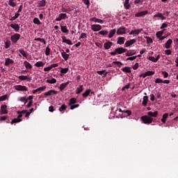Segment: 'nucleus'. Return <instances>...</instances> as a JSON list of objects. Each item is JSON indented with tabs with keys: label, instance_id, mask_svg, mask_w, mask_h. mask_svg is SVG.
I'll use <instances>...</instances> for the list:
<instances>
[{
	"label": "nucleus",
	"instance_id": "obj_1",
	"mask_svg": "<svg viewBox=\"0 0 178 178\" xmlns=\"http://www.w3.org/2000/svg\"><path fill=\"white\" fill-rule=\"evenodd\" d=\"M141 120L143 123H145V124H149L152 123V120H154V118L148 115H143L141 117Z\"/></svg>",
	"mask_w": 178,
	"mask_h": 178
},
{
	"label": "nucleus",
	"instance_id": "obj_2",
	"mask_svg": "<svg viewBox=\"0 0 178 178\" xmlns=\"http://www.w3.org/2000/svg\"><path fill=\"white\" fill-rule=\"evenodd\" d=\"M127 51V49L123 47H118L112 52V55H122V54H124V52H126Z\"/></svg>",
	"mask_w": 178,
	"mask_h": 178
},
{
	"label": "nucleus",
	"instance_id": "obj_3",
	"mask_svg": "<svg viewBox=\"0 0 178 178\" xmlns=\"http://www.w3.org/2000/svg\"><path fill=\"white\" fill-rule=\"evenodd\" d=\"M20 37L21 35L19 33H15L14 35H11L10 40L13 44H16V42L20 40Z\"/></svg>",
	"mask_w": 178,
	"mask_h": 178
},
{
	"label": "nucleus",
	"instance_id": "obj_4",
	"mask_svg": "<svg viewBox=\"0 0 178 178\" xmlns=\"http://www.w3.org/2000/svg\"><path fill=\"white\" fill-rule=\"evenodd\" d=\"M90 29L92 31H99V30L102 29V26L99 24H92L91 25Z\"/></svg>",
	"mask_w": 178,
	"mask_h": 178
},
{
	"label": "nucleus",
	"instance_id": "obj_5",
	"mask_svg": "<svg viewBox=\"0 0 178 178\" xmlns=\"http://www.w3.org/2000/svg\"><path fill=\"white\" fill-rule=\"evenodd\" d=\"M10 26L15 30V33L20 31V26L18 24H11Z\"/></svg>",
	"mask_w": 178,
	"mask_h": 178
},
{
	"label": "nucleus",
	"instance_id": "obj_6",
	"mask_svg": "<svg viewBox=\"0 0 178 178\" xmlns=\"http://www.w3.org/2000/svg\"><path fill=\"white\" fill-rule=\"evenodd\" d=\"M1 115H6V113H8V106H6V104L1 105Z\"/></svg>",
	"mask_w": 178,
	"mask_h": 178
},
{
	"label": "nucleus",
	"instance_id": "obj_7",
	"mask_svg": "<svg viewBox=\"0 0 178 178\" xmlns=\"http://www.w3.org/2000/svg\"><path fill=\"white\" fill-rule=\"evenodd\" d=\"M56 94H58V91L54 90H50L48 92L44 93V95H46V97H49L51 95H56Z\"/></svg>",
	"mask_w": 178,
	"mask_h": 178
},
{
	"label": "nucleus",
	"instance_id": "obj_8",
	"mask_svg": "<svg viewBox=\"0 0 178 178\" xmlns=\"http://www.w3.org/2000/svg\"><path fill=\"white\" fill-rule=\"evenodd\" d=\"M16 91H27V87L22 85H18L15 86Z\"/></svg>",
	"mask_w": 178,
	"mask_h": 178
},
{
	"label": "nucleus",
	"instance_id": "obj_9",
	"mask_svg": "<svg viewBox=\"0 0 178 178\" xmlns=\"http://www.w3.org/2000/svg\"><path fill=\"white\" fill-rule=\"evenodd\" d=\"M146 15H148V10L141 11L138 13H136L135 17H143V16H145Z\"/></svg>",
	"mask_w": 178,
	"mask_h": 178
},
{
	"label": "nucleus",
	"instance_id": "obj_10",
	"mask_svg": "<svg viewBox=\"0 0 178 178\" xmlns=\"http://www.w3.org/2000/svg\"><path fill=\"white\" fill-rule=\"evenodd\" d=\"M118 35H122V34H126V28L120 27L117 30Z\"/></svg>",
	"mask_w": 178,
	"mask_h": 178
},
{
	"label": "nucleus",
	"instance_id": "obj_11",
	"mask_svg": "<svg viewBox=\"0 0 178 178\" xmlns=\"http://www.w3.org/2000/svg\"><path fill=\"white\" fill-rule=\"evenodd\" d=\"M66 17H67V15H66V13H60L58 15V17L56 19V22H60V20L64 19Z\"/></svg>",
	"mask_w": 178,
	"mask_h": 178
},
{
	"label": "nucleus",
	"instance_id": "obj_12",
	"mask_svg": "<svg viewBox=\"0 0 178 178\" xmlns=\"http://www.w3.org/2000/svg\"><path fill=\"white\" fill-rule=\"evenodd\" d=\"M155 17H159V19H161V20H165L166 17L163 16V14L161 13H156L154 16L153 18L155 19Z\"/></svg>",
	"mask_w": 178,
	"mask_h": 178
},
{
	"label": "nucleus",
	"instance_id": "obj_13",
	"mask_svg": "<svg viewBox=\"0 0 178 178\" xmlns=\"http://www.w3.org/2000/svg\"><path fill=\"white\" fill-rule=\"evenodd\" d=\"M136 39H131L130 40H127L125 42L124 45L125 47H130L131 45H133V44H136Z\"/></svg>",
	"mask_w": 178,
	"mask_h": 178
},
{
	"label": "nucleus",
	"instance_id": "obj_14",
	"mask_svg": "<svg viewBox=\"0 0 178 178\" xmlns=\"http://www.w3.org/2000/svg\"><path fill=\"white\" fill-rule=\"evenodd\" d=\"M145 96L143 97V101L142 102V105L143 106H147V104H148V96H147V93H144Z\"/></svg>",
	"mask_w": 178,
	"mask_h": 178
},
{
	"label": "nucleus",
	"instance_id": "obj_15",
	"mask_svg": "<svg viewBox=\"0 0 178 178\" xmlns=\"http://www.w3.org/2000/svg\"><path fill=\"white\" fill-rule=\"evenodd\" d=\"M19 80H26V81H31V76L28 77L27 76L20 75L18 76Z\"/></svg>",
	"mask_w": 178,
	"mask_h": 178
},
{
	"label": "nucleus",
	"instance_id": "obj_16",
	"mask_svg": "<svg viewBox=\"0 0 178 178\" xmlns=\"http://www.w3.org/2000/svg\"><path fill=\"white\" fill-rule=\"evenodd\" d=\"M70 83V81H68L66 83H61L59 86V90H60L61 91H63V90H65L66 88V87H67V86H69Z\"/></svg>",
	"mask_w": 178,
	"mask_h": 178
},
{
	"label": "nucleus",
	"instance_id": "obj_17",
	"mask_svg": "<svg viewBox=\"0 0 178 178\" xmlns=\"http://www.w3.org/2000/svg\"><path fill=\"white\" fill-rule=\"evenodd\" d=\"M147 115L149 118H156L158 116V111H149L147 112Z\"/></svg>",
	"mask_w": 178,
	"mask_h": 178
},
{
	"label": "nucleus",
	"instance_id": "obj_18",
	"mask_svg": "<svg viewBox=\"0 0 178 178\" xmlns=\"http://www.w3.org/2000/svg\"><path fill=\"white\" fill-rule=\"evenodd\" d=\"M62 40L63 42H65V44H67V45H73L72 40H70V39H66V37L63 36Z\"/></svg>",
	"mask_w": 178,
	"mask_h": 178
},
{
	"label": "nucleus",
	"instance_id": "obj_19",
	"mask_svg": "<svg viewBox=\"0 0 178 178\" xmlns=\"http://www.w3.org/2000/svg\"><path fill=\"white\" fill-rule=\"evenodd\" d=\"M90 22H94L95 23H104V21L101 19H98L97 17H92L90 19Z\"/></svg>",
	"mask_w": 178,
	"mask_h": 178
},
{
	"label": "nucleus",
	"instance_id": "obj_20",
	"mask_svg": "<svg viewBox=\"0 0 178 178\" xmlns=\"http://www.w3.org/2000/svg\"><path fill=\"white\" fill-rule=\"evenodd\" d=\"M13 63H15V61L13 59L6 58L4 65L5 66H9V65H13Z\"/></svg>",
	"mask_w": 178,
	"mask_h": 178
},
{
	"label": "nucleus",
	"instance_id": "obj_21",
	"mask_svg": "<svg viewBox=\"0 0 178 178\" xmlns=\"http://www.w3.org/2000/svg\"><path fill=\"white\" fill-rule=\"evenodd\" d=\"M74 104H77V99L72 97L70 99L68 105L69 106H72V105H74Z\"/></svg>",
	"mask_w": 178,
	"mask_h": 178
},
{
	"label": "nucleus",
	"instance_id": "obj_22",
	"mask_svg": "<svg viewBox=\"0 0 178 178\" xmlns=\"http://www.w3.org/2000/svg\"><path fill=\"white\" fill-rule=\"evenodd\" d=\"M38 5L39 8H44L47 5V1L45 0L39 1Z\"/></svg>",
	"mask_w": 178,
	"mask_h": 178
},
{
	"label": "nucleus",
	"instance_id": "obj_23",
	"mask_svg": "<svg viewBox=\"0 0 178 178\" xmlns=\"http://www.w3.org/2000/svg\"><path fill=\"white\" fill-rule=\"evenodd\" d=\"M173 42V40H172V39H169L166 43H165V48L166 49H169V48H170V45H172V43Z\"/></svg>",
	"mask_w": 178,
	"mask_h": 178
},
{
	"label": "nucleus",
	"instance_id": "obj_24",
	"mask_svg": "<svg viewBox=\"0 0 178 178\" xmlns=\"http://www.w3.org/2000/svg\"><path fill=\"white\" fill-rule=\"evenodd\" d=\"M24 65L26 69H33V65H31V64H30V63H29L27 60L24 62Z\"/></svg>",
	"mask_w": 178,
	"mask_h": 178
},
{
	"label": "nucleus",
	"instance_id": "obj_25",
	"mask_svg": "<svg viewBox=\"0 0 178 178\" xmlns=\"http://www.w3.org/2000/svg\"><path fill=\"white\" fill-rule=\"evenodd\" d=\"M117 44H119L120 45H122V44H124V38L119 37L118 38Z\"/></svg>",
	"mask_w": 178,
	"mask_h": 178
},
{
	"label": "nucleus",
	"instance_id": "obj_26",
	"mask_svg": "<svg viewBox=\"0 0 178 178\" xmlns=\"http://www.w3.org/2000/svg\"><path fill=\"white\" fill-rule=\"evenodd\" d=\"M62 33H69V29H67V26L61 25L60 26Z\"/></svg>",
	"mask_w": 178,
	"mask_h": 178
},
{
	"label": "nucleus",
	"instance_id": "obj_27",
	"mask_svg": "<svg viewBox=\"0 0 178 178\" xmlns=\"http://www.w3.org/2000/svg\"><path fill=\"white\" fill-rule=\"evenodd\" d=\"M111 47H112V42H106L104 44V47L105 48V49H109Z\"/></svg>",
	"mask_w": 178,
	"mask_h": 178
},
{
	"label": "nucleus",
	"instance_id": "obj_28",
	"mask_svg": "<svg viewBox=\"0 0 178 178\" xmlns=\"http://www.w3.org/2000/svg\"><path fill=\"white\" fill-rule=\"evenodd\" d=\"M44 65L45 63H44L42 61H38L35 63V66H36V67H44Z\"/></svg>",
	"mask_w": 178,
	"mask_h": 178
},
{
	"label": "nucleus",
	"instance_id": "obj_29",
	"mask_svg": "<svg viewBox=\"0 0 178 178\" xmlns=\"http://www.w3.org/2000/svg\"><path fill=\"white\" fill-rule=\"evenodd\" d=\"M131 68L130 67H124L122 68V72H124L125 73H131Z\"/></svg>",
	"mask_w": 178,
	"mask_h": 178
},
{
	"label": "nucleus",
	"instance_id": "obj_30",
	"mask_svg": "<svg viewBox=\"0 0 178 178\" xmlns=\"http://www.w3.org/2000/svg\"><path fill=\"white\" fill-rule=\"evenodd\" d=\"M168 116H169V114L165 113L163 115L161 118L162 123H166V120L168 119Z\"/></svg>",
	"mask_w": 178,
	"mask_h": 178
},
{
	"label": "nucleus",
	"instance_id": "obj_31",
	"mask_svg": "<svg viewBox=\"0 0 178 178\" xmlns=\"http://www.w3.org/2000/svg\"><path fill=\"white\" fill-rule=\"evenodd\" d=\"M61 56L65 60H67V59H69L70 55L66 54V52L63 51L61 53Z\"/></svg>",
	"mask_w": 178,
	"mask_h": 178
},
{
	"label": "nucleus",
	"instance_id": "obj_32",
	"mask_svg": "<svg viewBox=\"0 0 178 178\" xmlns=\"http://www.w3.org/2000/svg\"><path fill=\"white\" fill-rule=\"evenodd\" d=\"M90 92H91V90L88 89L86 90L85 92L83 93L82 97H83V98H87V97L90 95Z\"/></svg>",
	"mask_w": 178,
	"mask_h": 178
},
{
	"label": "nucleus",
	"instance_id": "obj_33",
	"mask_svg": "<svg viewBox=\"0 0 178 178\" xmlns=\"http://www.w3.org/2000/svg\"><path fill=\"white\" fill-rule=\"evenodd\" d=\"M130 2V0H125L124 3V7L125 9H130V4L129 3Z\"/></svg>",
	"mask_w": 178,
	"mask_h": 178
},
{
	"label": "nucleus",
	"instance_id": "obj_34",
	"mask_svg": "<svg viewBox=\"0 0 178 178\" xmlns=\"http://www.w3.org/2000/svg\"><path fill=\"white\" fill-rule=\"evenodd\" d=\"M83 85H81L79 88H76V94H81V92H83Z\"/></svg>",
	"mask_w": 178,
	"mask_h": 178
},
{
	"label": "nucleus",
	"instance_id": "obj_35",
	"mask_svg": "<svg viewBox=\"0 0 178 178\" xmlns=\"http://www.w3.org/2000/svg\"><path fill=\"white\" fill-rule=\"evenodd\" d=\"M67 108V106H66L65 104H63L60 108H59V111L60 112H61L62 113H63L64 111H66Z\"/></svg>",
	"mask_w": 178,
	"mask_h": 178
},
{
	"label": "nucleus",
	"instance_id": "obj_36",
	"mask_svg": "<svg viewBox=\"0 0 178 178\" xmlns=\"http://www.w3.org/2000/svg\"><path fill=\"white\" fill-rule=\"evenodd\" d=\"M47 83H49V84H55L56 83V79L52 78L51 79H47Z\"/></svg>",
	"mask_w": 178,
	"mask_h": 178
},
{
	"label": "nucleus",
	"instance_id": "obj_37",
	"mask_svg": "<svg viewBox=\"0 0 178 178\" xmlns=\"http://www.w3.org/2000/svg\"><path fill=\"white\" fill-rule=\"evenodd\" d=\"M22 119H19V118H14L13 120H12L10 124H13V123H20V122H22Z\"/></svg>",
	"mask_w": 178,
	"mask_h": 178
},
{
	"label": "nucleus",
	"instance_id": "obj_38",
	"mask_svg": "<svg viewBox=\"0 0 178 178\" xmlns=\"http://www.w3.org/2000/svg\"><path fill=\"white\" fill-rule=\"evenodd\" d=\"M14 1L15 0H8V5L12 6V8H15L16 6V3Z\"/></svg>",
	"mask_w": 178,
	"mask_h": 178
},
{
	"label": "nucleus",
	"instance_id": "obj_39",
	"mask_svg": "<svg viewBox=\"0 0 178 178\" xmlns=\"http://www.w3.org/2000/svg\"><path fill=\"white\" fill-rule=\"evenodd\" d=\"M97 74H100V76H106L108 74V72H106V70H102V71H97Z\"/></svg>",
	"mask_w": 178,
	"mask_h": 178
},
{
	"label": "nucleus",
	"instance_id": "obj_40",
	"mask_svg": "<svg viewBox=\"0 0 178 178\" xmlns=\"http://www.w3.org/2000/svg\"><path fill=\"white\" fill-rule=\"evenodd\" d=\"M50 54H51V48H49V46H47L45 50V55L46 56H49Z\"/></svg>",
	"mask_w": 178,
	"mask_h": 178
},
{
	"label": "nucleus",
	"instance_id": "obj_41",
	"mask_svg": "<svg viewBox=\"0 0 178 178\" xmlns=\"http://www.w3.org/2000/svg\"><path fill=\"white\" fill-rule=\"evenodd\" d=\"M35 41H40V42H42L44 44H47V41H45V39L41 38H35Z\"/></svg>",
	"mask_w": 178,
	"mask_h": 178
},
{
	"label": "nucleus",
	"instance_id": "obj_42",
	"mask_svg": "<svg viewBox=\"0 0 178 178\" xmlns=\"http://www.w3.org/2000/svg\"><path fill=\"white\" fill-rule=\"evenodd\" d=\"M20 16V14H19V13H16L14 17H12L10 19V22H13V20H16V19H17V17H19Z\"/></svg>",
	"mask_w": 178,
	"mask_h": 178
},
{
	"label": "nucleus",
	"instance_id": "obj_43",
	"mask_svg": "<svg viewBox=\"0 0 178 178\" xmlns=\"http://www.w3.org/2000/svg\"><path fill=\"white\" fill-rule=\"evenodd\" d=\"M9 98V96L8 95H4L3 96H0V101H6Z\"/></svg>",
	"mask_w": 178,
	"mask_h": 178
},
{
	"label": "nucleus",
	"instance_id": "obj_44",
	"mask_svg": "<svg viewBox=\"0 0 178 178\" xmlns=\"http://www.w3.org/2000/svg\"><path fill=\"white\" fill-rule=\"evenodd\" d=\"M67 72H69V68H60V73L63 74L67 73Z\"/></svg>",
	"mask_w": 178,
	"mask_h": 178
},
{
	"label": "nucleus",
	"instance_id": "obj_45",
	"mask_svg": "<svg viewBox=\"0 0 178 178\" xmlns=\"http://www.w3.org/2000/svg\"><path fill=\"white\" fill-rule=\"evenodd\" d=\"M33 23H34L35 24H38V25L41 24V22L40 21V19H39L38 17H35V18L33 19Z\"/></svg>",
	"mask_w": 178,
	"mask_h": 178
},
{
	"label": "nucleus",
	"instance_id": "obj_46",
	"mask_svg": "<svg viewBox=\"0 0 178 178\" xmlns=\"http://www.w3.org/2000/svg\"><path fill=\"white\" fill-rule=\"evenodd\" d=\"M19 54L24 56V58H27V54H26V51H24L23 49L19 50Z\"/></svg>",
	"mask_w": 178,
	"mask_h": 178
},
{
	"label": "nucleus",
	"instance_id": "obj_47",
	"mask_svg": "<svg viewBox=\"0 0 178 178\" xmlns=\"http://www.w3.org/2000/svg\"><path fill=\"white\" fill-rule=\"evenodd\" d=\"M113 63H114V65H116L118 67H121V66L123 65V63H122V62L120 61H114L113 62Z\"/></svg>",
	"mask_w": 178,
	"mask_h": 178
},
{
	"label": "nucleus",
	"instance_id": "obj_48",
	"mask_svg": "<svg viewBox=\"0 0 178 178\" xmlns=\"http://www.w3.org/2000/svg\"><path fill=\"white\" fill-rule=\"evenodd\" d=\"M163 34V31H158L156 33V36L157 37V38H160L161 37H162V35Z\"/></svg>",
	"mask_w": 178,
	"mask_h": 178
},
{
	"label": "nucleus",
	"instance_id": "obj_49",
	"mask_svg": "<svg viewBox=\"0 0 178 178\" xmlns=\"http://www.w3.org/2000/svg\"><path fill=\"white\" fill-rule=\"evenodd\" d=\"M141 31H143V29H136L134 31V34L138 35V34H140Z\"/></svg>",
	"mask_w": 178,
	"mask_h": 178
},
{
	"label": "nucleus",
	"instance_id": "obj_50",
	"mask_svg": "<svg viewBox=\"0 0 178 178\" xmlns=\"http://www.w3.org/2000/svg\"><path fill=\"white\" fill-rule=\"evenodd\" d=\"M161 74H163L164 79H167V77H168L169 76V73H168V72L165 71H162Z\"/></svg>",
	"mask_w": 178,
	"mask_h": 178
},
{
	"label": "nucleus",
	"instance_id": "obj_51",
	"mask_svg": "<svg viewBox=\"0 0 178 178\" xmlns=\"http://www.w3.org/2000/svg\"><path fill=\"white\" fill-rule=\"evenodd\" d=\"M146 40H147V44H152L153 41H152V38L147 36L146 38Z\"/></svg>",
	"mask_w": 178,
	"mask_h": 178
},
{
	"label": "nucleus",
	"instance_id": "obj_52",
	"mask_svg": "<svg viewBox=\"0 0 178 178\" xmlns=\"http://www.w3.org/2000/svg\"><path fill=\"white\" fill-rule=\"evenodd\" d=\"M99 34L101 35H108V31H100L99 32Z\"/></svg>",
	"mask_w": 178,
	"mask_h": 178
},
{
	"label": "nucleus",
	"instance_id": "obj_53",
	"mask_svg": "<svg viewBox=\"0 0 178 178\" xmlns=\"http://www.w3.org/2000/svg\"><path fill=\"white\" fill-rule=\"evenodd\" d=\"M145 73L146 76H153V74H155V72L153 71H147Z\"/></svg>",
	"mask_w": 178,
	"mask_h": 178
},
{
	"label": "nucleus",
	"instance_id": "obj_54",
	"mask_svg": "<svg viewBox=\"0 0 178 178\" xmlns=\"http://www.w3.org/2000/svg\"><path fill=\"white\" fill-rule=\"evenodd\" d=\"M79 106H80V104H72L70 106V109L73 111V109H76V108H79Z\"/></svg>",
	"mask_w": 178,
	"mask_h": 178
},
{
	"label": "nucleus",
	"instance_id": "obj_55",
	"mask_svg": "<svg viewBox=\"0 0 178 178\" xmlns=\"http://www.w3.org/2000/svg\"><path fill=\"white\" fill-rule=\"evenodd\" d=\"M10 47V41L5 42V48L8 49V48Z\"/></svg>",
	"mask_w": 178,
	"mask_h": 178
},
{
	"label": "nucleus",
	"instance_id": "obj_56",
	"mask_svg": "<svg viewBox=\"0 0 178 178\" xmlns=\"http://www.w3.org/2000/svg\"><path fill=\"white\" fill-rule=\"evenodd\" d=\"M155 83H156V84H159V83H163V79H159V78H157V79H156V80H155Z\"/></svg>",
	"mask_w": 178,
	"mask_h": 178
},
{
	"label": "nucleus",
	"instance_id": "obj_57",
	"mask_svg": "<svg viewBox=\"0 0 178 178\" xmlns=\"http://www.w3.org/2000/svg\"><path fill=\"white\" fill-rule=\"evenodd\" d=\"M47 88V86H42V87H40V88H38L36 89V91H38V92L40 91H44V90H45Z\"/></svg>",
	"mask_w": 178,
	"mask_h": 178
},
{
	"label": "nucleus",
	"instance_id": "obj_58",
	"mask_svg": "<svg viewBox=\"0 0 178 178\" xmlns=\"http://www.w3.org/2000/svg\"><path fill=\"white\" fill-rule=\"evenodd\" d=\"M130 83L126 85L124 87L122 88V91H124L125 90H129L130 88Z\"/></svg>",
	"mask_w": 178,
	"mask_h": 178
},
{
	"label": "nucleus",
	"instance_id": "obj_59",
	"mask_svg": "<svg viewBox=\"0 0 178 178\" xmlns=\"http://www.w3.org/2000/svg\"><path fill=\"white\" fill-rule=\"evenodd\" d=\"M81 38H87V34L85 33H82L79 37V40H81Z\"/></svg>",
	"mask_w": 178,
	"mask_h": 178
},
{
	"label": "nucleus",
	"instance_id": "obj_60",
	"mask_svg": "<svg viewBox=\"0 0 178 178\" xmlns=\"http://www.w3.org/2000/svg\"><path fill=\"white\" fill-rule=\"evenodd\" d=\"M135 59H137V56H132V57H128L127 58V60H134Z\"/></svg>",
	"mask_w": 178,
	"mask_h": 178
},
{
	"label": "nucleus",
	"instance_id": "obj_61",
	"mask_svg": "<svg viewBox=\"0 0 178 178\" xmlns=\"http://www.w3.org/2000/svg\"><path fill=\"white\" fill-rule=\"evenodd\" d=\"M149 60H151L152 62L156 63V58L154 56H150V57H149Z\"/></svg>",
	"mask_w": 178,
	"mask_h": 178
},
{
	"label": "nucleus",
	"instance_id": "obj_62",
	"mask_svg": "<svg viewBox=\"0 0 178 178\" xmlns=\"http://www.w3.org/2000/svg\"><path fill=\"white\" fill-rule=\"evenodd\" d=\"M165 55H172V50L168 49L165 51Z\"/></svg>",
	"mask_w": 178,
	"mask_h": 178
},
{
	"label": "nucleus",
	"instance_id": "obj_63",
	"mask_svg": "<svg viewBox=\"0 0 178 178\" xmlns=\"http://www.w3.org/2000/svg\"><path fill=\"white\" fill-rule=\"evenodd\" d=\"M134 70H137L138 69V63H135V65L133 66Z\"/></svg>",
	"mask_w": 178,
	"mask_h": 178
},
{
	"label": "nucleus",
	"instance_id": "obj_64",
	"mask_svg": "<svg viewBox=\"0 0 178 178\" xmlns=\"http://www.w3.org/2000/svg\"><path fill=\"white\" fill-rule=\"evenodd\" d=\"M82 1L83 3H85V5H90V0H82Z\"/></svg>",
	"mask_w": 178,
	"mask_h": 178
}]
</instances>
